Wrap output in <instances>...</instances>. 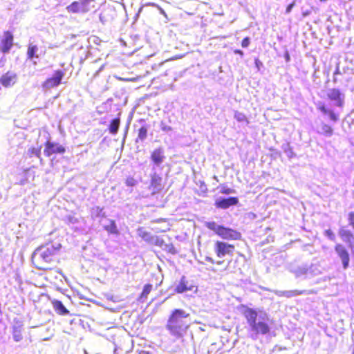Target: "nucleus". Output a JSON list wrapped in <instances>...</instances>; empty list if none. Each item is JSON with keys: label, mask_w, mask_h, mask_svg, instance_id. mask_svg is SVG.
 <instances>
[{"label": "nucleus", "mask_w": 354, "mask_h": 354, "mask_svg": "<svg viewBox=\"0 0 354 354\" xmlns=\"http://www.w3.org/2000/svg\"><path fill=\"white\" fill-rule=\"evenodd\" d=\"M137 234L147 242L149 241L152 236L149 232L145 231L143 227H139L137 230Z\"/></svg>", "instance_id": "nucleus-23"}, {"label": "nucleus", "mask_w": 354, "mask_h": 354, "mask_svg": "<svg viewBox=\"0 0 354 354\" xmlns=\"http://www.w3.org/2000/svg\"><path fill=\"white\" fill-rule=\"evenodd\" d=\"M156 232H166L167 230H168L169 228L168 227H155V228H153Z\"/></svg>", "instance_id": "nucleus-38"}, {"label": "nucleus", "mask_w": 354, "mask_h": 354, "mask_svg": "<svg viewBox=\"0 0 354 354\" xmlns=\"http://www.w3.org/2000/svg\"><path fill=\"white\" fill-rule=\"evenodd\" d=\"M250 44V39L249 37H245L243 39L241 46L243 48H247Z\"/></svg>", "instance_id": "nucleus-36"}, {"label": "nucleus", "mask_w": 354, "mask_h": 354, "mask_svg": "<svg viewBox=\"0 0 354 354\" xmlns=\"http://www.w3.org/2000/svg\"><path fill=\"white\" fill-rule=\"evenodd\" d=\"M234 53H235V54H239V55H243V51H241V50H234Z\"/></svg>", "instance_id": "nucleus-43"}, {"label": "nucleus", "mask_w": 354, "mask_h": 354, "mask_svg": "<svg viewBox=\"0 0 354 354\" xmlns=\"http://www.w3.org/2000/svg\"><path fill=\"white\" fill-rule=\"evenodd\" d=\"M64 152L65 148L62 145L50 141L46 143V147L44 151V154L48 157L53 153H64Z\"/></svg>", "instance_id": "nucleus-10"}, {"label": "nucleus", "mask_w": 354, "mask_h": 354, "mask_svg": "<svg viewBox=\"0 0 354 354\" xmlns=\"http://www.w3.org/2000/svg\"><path fill=\"white\" fill-rule=\"evenodd\" d=\"M165 158L163 151L161 149H156L151 154V159L156 165H160Z\"/></svg>", "instance_id": "nucleus-18"}, {"label": "nucleus", "mask_w": 354, "mask_h": 354, "mask_svg": "<svg viewBox=\"0 0 354 354\" xmlns=\"http://www.w3.org/2000/svg\"><path fill=\"white\" fill-rule=\"evenodd\" d=\"M353 248H349L352 252V253L354 254V242L352 243Z\"/></svg>", "instance_id": "nucleus-45"}, {"label": "nucleus", "mask_w": 354, "mask_h": 354, "mask_svg": "<svg viewBox=\"0 0 354 354\" xmlns=\"http://www.w3.org/2000/svg\"><path fill=\"white\" fill-rule=\"evenodd\" d=\"M13 337L16 342H19L22 339V335L19 332L15 331L13 334Z\"/></svg>", "instance_id": "nucleus-35"}, {"label": "nucleus", "mask_w": 354, "mask_h": 354, "mask_svg": "<svg viewBox=\"0 0 354 354\" xmlns=\"http://www.w3.org/2000/svg\"><path fill=\"white\" fill-rule=\"evenodd\" d=\"M327 115L329 116L330 119L333 122H337L338 120V116L331 110H329Z\"/></svg>", "instance_id": "nucleus-32"}, {"label": "nucleus", "mask_w": 354, "mask_h": 354, "mask_svg": "<svg viewBox=\"0 0 354 354\" xmlns=\"http://www.w3.org/2000/svg\"><path fill=\"white\" fill-rule=\"evenodd\" d=\"M328 98L335 102V104L342 107L344 102V94L336 88L329 89L327 93Z\"/></svg>", "instance_id": "nucleus-9"}, {"label": "nucleus", "mask_w": 354, "mask_h": 354, "mask_svg": "<svg viewBox=\"0 0 354 354\" xmlns=\"http://www.w3.org/2000/svg\"><path fill=\"white\" fill-rule=\"evenodd\" d=\"M17 80V75L15 73L8 71L0 78V82L4 87L13 86Z\"/></svg>", "instance_id": "nucleus-14"}, {"label": "nucleus", "mask_w": 354, "mask_h": 354, "mask_svg": "<svg viewBox=\"0 0 354 354\" xmlns=\"http://www.w3.org/2000/svg\"><path fill=\"white\" fill-rule=\"evenodd\" d=\"M214 179H215L216 180H217V181H218V178H217V176H214Z\"/></svg>", "instance_id": "nucleus-48"}, {"label": "nucleus", "mask_w": 354, "mask_h": 354, "mask_svg": "<svg viewBox=\"0 0 354 354\" xmlns=\"http://www.w3.org/2000/svg\"><path fill=\"white\" fill-rule=\"evenodd\" d=\"M38 51V47L36 45H33L30 44L28 46L27 55L28 59H32L34 57H38V55H37V52Z\"/></svg>", "instance_id": "nucleus-21"}, {"label": "nucleus", "mask_w": 354, "mask_h": 354, "mask_svg": "<svg viewBox=\"0 0 354 354\" xmlns=\"http://www.w3.org/2000/svg\"><path fill=\"white\" fill-rule=\"evenodd\" d=\"M28 154L30 155V156H35L38 158L40 159V161H42V158H41V156H40L41 155V147H39V148H35V147L30 148L28 150Z\"/></svg>", "instance_id": "nucleus-25"}, {"label": "nucleus", "mask_w": 354, "mask_h": 354, "mask_svg": "<svg viewBox=\"0 0 354 354\" xmlns=\"http://www.w3.org/2000/svg\"><path fill=\"white\" fill-rule=\"evenodd\" d=\"M53 305L57 313L61 315H66L69 314V311L66 308L63 304L58 300L53 301Z\"/></svg>", "instance_id": "nucleus-19"}, {"label": "nucleus", "mask_w": 354, "mask_h": 354, "mask_svg": "<svg viewBox=\"0 0 354 354\" xmlns=\"http://www.w3.org/2000/svg\"><path fill=\"white\" fill-rule=\"evenodd\" d=\"M239 200L236 197H230L228 198H219L216 201V206L221 209H227L232 205H235L238 203Z\"/></svg>", "instance_id": "nucleus-16"}, {"label": "nucleus", "mask_w": 354, "mask_h": 354, "mask_svg": "<svg viewBox=\"0 0 354 354\" xmlns=\"http://www.w3.org/2000/svg\"><path fill=\"white\" fill-rule=\"evenodd\" d=\"M152 290V285L151 284H147L145 286L144 289L142 290V292L141 294V299L142 298H147L149 292Z\"/></svg>", "instance_id": "nucleus-26"}, {"label": "nucleus", "mask_w": 354, "mask_h": 354, "mask_svg": "<svg viewBox=\"0 0 354 354\" xmlns=\"http://www.w3.org/2000/svg\"><path fill=\"white\" fill-rule=\"evenodd\" d=\"M64 73L62 71H56L53 77L47 79L42 84L45 90H48L57 86L62 80Z\"/></svg>", "instance_id": "nucleus-8"}, {"label": "nucleus", "mask_w": 354, "mask_h": 354, "mask_svg": "<svg viewBox=\"0 0 354 354\" xmlns=\"http://www.w3.org/2000/svg\"><path fill=\"white\" fill-rule=\"evenodd\" d=\"M205 260L212 263H214V260L212 258V257H205Z\"/></svg>", "instance_id": "nucleus-42"}, {"label": "nucleus", "mask_w": 354, "mask_h": 354, "mask_svg": "<svg viewBox=\"0 0 354 354\" xmlns=\"http://www.w3.org/2000/svg\"><path fill=\"white\" fill-rule=\"evenodd\" d=\"M318 109H319V110H320V111H321L322 113H324V114H325V115H327V113H328V111H329V109H327L325 107V106H324V105H321V106H319Z\"/></svg>", "instance_id": "nucleus-37"}, {"label": "nucleus", "mask_w": 354, "mask_h": 354, "mask_svg": "<svg viewBox=\"0 0 354 354\" xmlns=\"http://www.w3.org/2000/svg\"><path fill=\"white\" fill-rule=\"evenodd\" d=\"M234 118L238 121V122H244V121H247V118L245 116V115L243 113H241V112H239V111H236L234 113Z\"/></svg>", "instance_id": "nucleus-27"}, {"label": "nucleus", "mask_w": 354, "mask_h": 354, "mask_svg": "<svg viewBox=\"0 0 354 354\" xmlns=\"http://www.w3.org/2000/svg\"><path fill=\"white\" fill-rule=\"evenodd\" d=\"M163 245H164V241L161 238L158 237V239L156 242V245L162 247Z\"/></svg>", "instance_id": "nucleus-39"}, {"label": "nucleus", "mask_w": 354, "mask_h": 354, "mask_svg": "<svg viewBox=\"0 0 354 354\" xmlns=\"http://www.w3.org/2000/svg\"><path fill=\"white\" fill-rule=\"evenodd\" d=\"M205 226L224 239L239 240L241 237L240 232L231 228L218 225L215 222H207L205 223Z\"/></svg>", "instance_id": "nucleus-4"}, {"label": "nucleus", "mask_w": 354, "mask_h": 354, "mask_svg": "<svg viewBox=\"0 0 354 354\" xmlns=\"http://www.w3.org/2000/svg\"><path fill=\"white\" fill-rule=\"evenodd\" d=\"M338 234L342 240L348 245V248H353L352 243H354V234L351 231L347 230L345 227H341L339 229Z\"/></svg>", "instance_id": "nucleus-13"}, {"label": "nucleus", "mask_w": 354, "mask_h": 354, "mask_svg": "<svg viewBox=\"0 0 354 354\" xmlns=\"http://www.w3.org/2000/svg\"><path fill=\"white\" fill-rule=\"evenodd\" d=\"M234 246L225 242L217 241L215 243L214 251L219 258H222L225 255H232Z\"/></svg>", "instance_id": "nucleus-7"}, {"label": "nucleus", "mask_w": 354, "mask_h": 354, "mask_svg": "<svg viewBox=\"0 0 354 354\" xmlns=\"http://www.w3.org/2000/svg\"><path fill=\"white\" fill-rule=\"evenodd\" d=\"M294 6H295V3L293 2V3L289 4L287 6L286 11L287 14H288V13H290L291 12V10H292V8L294 7Z\"/></svg>", "instance_id": "nucleus-41"}, {"label": "nucleus", "mask_w": 354, "mask_h": 354, "mask_svg": "<svg viewBox=\"0 0 354 354\" xmlns=\"http://www.w3.org/2000/svg\"><path fill=\"white\" fill-rule=\"evenodd\" d=\"M317 132L326 137H330L333 135V130L329 125L325 123H322L320 127L318 128Z\"/></svg>", "instance_id": "nucleus-20"}, {"label": "nucleus", "mask_w": 354, "mask_h": 354, "mask_svg": "<svg viewBox=\"0 0 354 354\" xmlns=\"http://www.w3.org/2000/svg\"><path fill=\"white\" fill-rule=\"evenodd\" d=\"M150 189L152 190V194H155L163 189V186L162 185V178L156 174H154L151 176Z\"/></svg>", "instance_id": "nucleus-17"}, {"label": "nucleus", "mask_w": 354, "mask_h": 354, "mask_svg": "<svg viewBox=\"0 0 354 354\" xmlns=\"http://www.w3.org/2000/svg\"><path fill=\"white\" fill-rule=\"evenodd\" d=\"M317 268L314 266L307 268L306 266H292L290 268V271L293 273L295 277L299 278L302 276L309 277L317 274Z\"/></svg>", "instance_id": "nucleus-6"}, {"label": "nucleus", "mask_w": 354, "mask_h": 354, "mask_svg": "<svg viewBox=\"0 0 354 354\" xmlns=\"http://www.w3.org/2000/svg\"><path fill=\"white\" fill-rule=\"evenodd\" d=\"M187 290V288L186 286L183 283H180L176 287V291L179 293H182V292L186 291Z\"/></svg>", "instance_id": "nucleus-34"}, {"label": "nucleus", "mask_w": 354, "mask_h": 354, "mask_svg": "<svg viewBox=\"0 0 354 354\" xmlns=\"http://www.w3.org/2000/svg\"><path fill=\"white\" fill-rule=\"evenodd\" d=\"M162 129L164 131H168V130L171 129V127H165L162 128Z\"/></svg>", "instance_id": "nucleus-46"}, {"label": "nucleus", "mask_w": 354, "mask_h": 354, "mask_svg": "<svg viewBox=\"0 0 354 354\" xmlns=\"http://www.w3.org/2000/svg\"><path fill=\"white\" fill-rule=\"evenodd\" d=\"M59 247L53 244H47L36 249L32 255V261L39 270H48L50 264L54 261V256Z\"/></svg>", "instance_id": "nucleus-3"}, {"label": "nucleus", "mask_w": 354, "mask_h": 354, "mask_svg": "<svg viewBox=\"0 0 354 354\" xmlns=\"http://www.w3.org/2000/svg\"><path fill=\"white\" fill-rule=\"evenodd\" d=\"M136 184V180L131 177L128 178L126 180V185L129 187H133Z\"/></svg>", "instance_id": "nucleus-33"}, {"label": "nucleus", "mask_w": 354, "mask_h": 354, "mask_svg": "<svg viewBox=\"0 0 354 354\" xmlns=\"http://www.w3.org/2000/svg\"><path fill=\"white\" fill-rule=\"evenodd\" d=\"M247 322L255 338L258 335H266L270 333L271 322L268 314L263 310L248 308L244 313Z\"/></svg>", "instance_id": "nucleus-1"}, {"label": "nucleus", "mask_w": 354, "mask_h": 354, "mask_svg": "<svg viewBox=\"0 0 354 354\" xmlns=\"http://www.w3.org/2000/svg\"><path fill=\"white\" fill-rule=\"evenodd\" d=\"M335 250L341 259L344 268H347L350 259L348 252L346 248L342 244L338 243L335 245Z\"/></svg>", "instance_id": "nucleus-11"}, {"label": "nucleus", "mask_w": 354, "mask_h": 354, "mask_svg": "<svg viewBox=\"0 0 354 354\" xmlns=\"http://www.w3.org/2000/svg\"><path fill=\"white\" fill-rule=\"evenodd\" d=\"M274 292L275 295L279 297H286L288 298L297 297L298 295H301L303 294H313L315 293L314 290H286V291H281V290H274Z\"/></svg>", "instance_id": "nucleus-15"}, {"label": "nucleus", "mask_w": 354, "mask_h": 354, "mask_svg": "<svg viewBox=\"0 0 354 354\" xmlns=\"http://www.w3.org/2000/svg\"><path fill=\"white\" fill-rule=\"evenodd\" d=\"M221 193L224 194H231L235 192V191L231 188H229L226 186L222 185L221 187Z\"/></svg>", "instance_id": "nucleus-29"}, {"label": "nucleus", "mask_w": 354, "mask_h": 354, "mask_svg": "<svg viewBox=\"0 0 354 354\" xmlns=\"http://www.w3.org/2000/svg\"><path fill=\"white\" fill-rule=\"evenodd\" d=\"M158 237L157 236H151L149 241L148 243H151V244H153V245H156V242L158 239Z\"/></svg>", "instance_id": "nucleus-40"}, {"label": "nucleus", "mask_w": 354, "mask_h": 354, "mask_svg": "<svg viewBox=\"0 0 354 354\" xmlns=\"http://www.w3.org/2000/svg\"><path fill=\"white\" fill-rule=\"evenodd\" d=\"M93 0H77L73 2L66 7V10L69 13H86L91 10V3Z\"/></svg>", "instance_id": "nucleus-5"}, {"label": "nucleus", "mask_w": 354, "mask_h": 354, "mask_svg": "<svg viewBox=\"0 0 354 354\" xmlns=\"http://www.w3.org/2000/svg\"><path fill=\"white\" fill-rule=\"evenodd\" d=\"M120 126V119L115 118L111 122L110 127H109V131L110 133L112 134H115L119 129Z\"/></svg>", "instance_id": "nucleus-24"}, {"label": "nucleus", "mask_w": 354, "mask_h": 354, "mask_svg": "<svg viewBox=\"0 0 354 354\" xmlns=\"http://www.w3.org/2000/svg\"><path fill=\"white\" fill-rule=\"evenodd\" d=\"M309 14H310V12H309V11H306V12H303V15H304V17H306V16L308 15Z\"/></svg>", "instance_id": "nucleus-47"}, {"label": "nucleus", "mask_w": 354, "mask_h": 354, "mask_svg": "<svg viewBox=\"0 0 354 354\" xmlns=\"http://www.w3.org/2000/svg\"><path fill=\"white\" fill-rule=\"evenodd\" d=\"M223 263V261H217L216 263L217 264H221Z\"/></svg>", "instance_id": "nucleus-49"}, {"label": "nucleus", "mask_w": 354, "mask_h": 354, "mask_svg": "<svg viewBox=\"0 0 354 354\" xmlns=\"http://www.w3.org/2000/svg\"><path fill=\"white\" fill-rule=\"evenodd\" d=\"M348 220L349 225L352 227L354 230V212H351L348 215Z\"/></svg>", "instance_id": "nucleus-31"}, {"label": "nucleus", "mask_w": 354, "mask_h": 354, "mask_svg": "<svg viewBox=\"0 0 354 354\" xmlns=\"http://www.w3.org/2000/svg\"><path fill=\"white\" fill-rule=\"evenodd\" d=\"M109 225H105L104 229L109 233L113 234H119V231L117 228L116 224L114 221L111 220Z\"/></svg>", "instance_id": "nucleus-22"}, {"label": "nucleus", "mask_w": 354, "mask_h": 354, "mask_svg": "<svg viewBox=\"0 0 354 354\" xmlns=\"http://www.w3.org/2000/svg\"><path fill=\"white\" fill-rule=\"evenodd\" d=\"M189 313L182 309L174 310L167 321V328L176 338L182 337L189 327Z\"/></svg>", "instance_id": "nucleus-2"}, {"label": "nucleus", "mask_w": 354, "mask_h": 354, "mask_svg": "<svg viewBox=\"0 0 354 354\" xmlns=\"http://www.w3.org/2000/svg\"><path fill=\"white\" fill-rule=\"evenodd\" d=\"M159 10H160V12L164 16H166V13L164 11L163 9H162L161 8H159Z\"/></svg>", "instance_id": "nucleus-44"}, {"label": "nucleus", "mask_w": 354, "mask_h": 354, "mask_svg": "<svg viewBox=\"0 0 354 354\" xmlns=\"http://www.w3.org/2000/svg\"><path fill=\"white\" fill-rule=\"evenodd\" d=\"M147 129L146 127H142L140 129H139V133H138V138L143 140L144 139L146 138L147 137Z\"/></svg>", "instance_id": "nucleus-28"}, {"label": "nucleus", "mask_w": 354, "mask_h": 354, "mask_svg": "<svg viewBox=\"0 0 354 354\" xmlns=\"http://www.w3.org/2000/svg\"><path fill=\"white\" fill-rule=\"evenodd\" d=\"M13 45V35L9 31H6L3 34V37L1 41V50L3 53H8Z\"/></svg>", "instance_id": "nucleus-12"}, {"label": "nucleus", "mask_w": 354, "mask_h": 354, "mask_svg": "<svg viewBox=\"0 0 354 354\" xmlns=\"http://www.w3.org/2000/svg\"><path fill=\"white\" fill-rule=\"evenodd\" d=\"M325 236H326L330 241H335L336 239L335 234L330 230H326L324 232Z\"/></svg>", "instance_id": "nucleus-30"}, {"label": "nucleus", "mask_w": 354, "mask_h": 354, "mask_svg": "<svg viewBox=\"0 0 354 354\" xmlns=\"http://www.w3.org/2000/svg\"><path fill=\"white\" fill-rule=\"evenodd\" d=\"M353 354H354V351H353Z\"/></svg>", "instance_id": "nucleus-50"}]
</instances>
